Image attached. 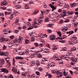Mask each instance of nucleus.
Instances as JSON below:
<instances>
[{
	"label": "nucleus",
	"mask_w": 78,
	"mask_h": 78,
	"mask_svg": "<svg viewBox=\"0 0 78 78\" xmlns=\"http://www.w3.org/2000/svg\"><path fill=\"white\" fill-rule=\"evenodd\" d=\"M58 41L60 42H62V43H65V42H65V41L64 40H62V41L59 40Z\"/></svg>",
	"instance_id": "44"
},
{
	"label": "nucleus",
	"mask_w": 78,
	"mask_h": 78,
	"mask_svg": "<svg viewBox=\"0 0 78 78\" xmlns=\"http://www.w3.org/2000/svg\"><path fill=\"white\" fill-rule=\"evenodd\" d=\"M53 15L54 17H59V14L56 12H54V13L53 14Z\"/></svg>",
	"instance_id": "10"
},
{
	"label": "nucleus",
	"mask_w": 78,
	"mask_h": 78,
	"mask_svg": "<svg viewBox=\"0 0 78 78\" xmlns=\"http://www.w3.org/2000/svg\"><path fill=\"white\" fill-rule=\"evenodd\" d=\"M28 53H29V50H27V51H26L23 52V53L21 54V55H27V54H28Z\"/></svg>",
	"instance_id": "9"
},
{
	"label": "nucleus",
	"mask_w": 78,
	"mask_h": 78,
	"mask_svg": "<svg viewBox=\"0 0 78 78\" xmlns=\"http://www.w3.org/2000/svg\"><path fill=\"white\" fill-rule=\"evenodd\" d=\"M2 72H5V70H6V68H2L1 69Z\"/></svg>",
	"instance_id": "30"
},
{
	"label": "nucleus",
	"mask_w": 78,
	"mask_h": 78,
	"mask_svg": "<svg viewBox=\"0 0 78 78\" xmlns=\"http://www.w3.org/2000/svg\"><path fill=\"white\" fill-rule=\"evenodd\" d=\"M43 60H44V61L45 62V61H47V58H43Z\"/></svg>",
	"instance_id": "60"
},
{
	"label": "nucleus",
	"mask_w": 78,
	"mask_h": 78,
	"mask_svg": "<svg viewBox=\"0 0 78 78\" xmlns=\"http://www.w3.org/2000/svg\"><path fill=\"white\" fill-rule=\"evenodd\" d=\"M41 14L40 15V17L39 18L40 19H41L42 18H43V12L41 11Z\"/></svg>",
	"instance_id": "21"
},
{
	"label": "nucleus",
	"mask_w": 78,
	"mask_h": 78,
	"mask_svg": "<svg viewBox=\"0 0 78 78\" xmlns=\"http://www.w3.org/2000/svg\"><path fill=\"white\" fill-rule=\"evenodd\" d=\"M67 13L68 14H70V15H72L73 14V12H69V11L67 12Z\"/></svg>",
	"instance_id": "35"
},
{
	"label": "nucleus",
	"mask_w": 78,
	"mask_h": 78,
	"mask_svg": "<svg viewBox=\"0 0 78 78\" xmlns=\"http://www.w3.org/2000/svg\"><path fill=\"white\" fill-rule=\"evenodd\" d=\"M9 39L4 37H1V38H0V42H4V43L6 42H9Z\"/></svg>",
	"instance_id": "2"
},
{
	"label": "nucleus",
	"mask_w": 78,
	"mask_h": 78,
	"mask_svg": "<svg viewBox=\"0 0 78 78\" xmlns=\"http://www.w3.org/2000/svg\"><path fill=\"white\" fill-rule=\"evenodd\" d=\"M49 6L50 7H51V8L52 9L51 11H53L55 10V9H56V7L52 5L51 4H50Z\"/></svg>",
	"instance_id": "7"
},
{
	"label": "nucleus",
	"mask_w": 78,
	"mask_h": 78,
	"mask_svg": "<svg viewBox=\"0 0 78 78\" xmlns=\"http://www.w3.org/2000/svg\"><path fill=\"white\" fill-rule=\"evenodd\" d=\"M7 63L9 66H11V63L9 62H7Z\"/></svg>",
	"instance_id": "64"
},
{
	"label": "nucleus",
	"mask_w": 78,
	"mask_h": 78,
	"mask_svg": "<svg viewBox=\"0 0 78 78\" xmlns=\"http://www.w3.org/2000/svg\"><path fill=\"white\" fill-rule=\"evenodd\" d=\"M28 6H29L27 5H25V9H29V8L28 7Z\"/></svg>",
	"instance_id": "50"
},
{
	"label": "nucleus",
	"mask_w": 78,
	"mask_h": 78,
	"mask_svg": "<svg viewBox=\"0 0 78 78\" xmlns=\"http://www.w3.org/2000/svg\"><path fill=\"white\" fill-rule=\"evenodd\" d=\"M46 50V51H44V53H48V52H49V49H46L45 48L44 49V50Z\"/></svg>",
	"instance_id": "29"
},
{
	"label": "nucleus",
	"mask_w": 78,
	"mask_h": 78,
	"mask_svg": "<svg viewBox=\"0 0 78 78\" xmlns=\"http://www.w3.org/2000/svg\"><path fill=\"white\" fill-rule=\"evenodd\" d=\"M62 14H63V17H65L67 16V13L66 12V10H63L62 11Z\"/></svg>",
	"instance_id": "8"
},
{
	"label": "nucleus",
	"mask_w": 78,
	"mask_h": 78,
	"mask_svg": "<svg viewBox=\"0 0 78 78\" xmlns=\"http://www.w3.org/2000/svg\"><path fill=\"white\" fill-rule=\"evenodd\" d=\"M64 76H67V74H66V72L64 71Z\"/></svg>",
	"instance_id": "58"
},
{
	"label": "nucleus",
	"mask_w": 78,
	"mask_h": 78,
	"mask_svg": "<svg viewBox=\"0 0 78 78\" xmlns=\"http://www.w3.org/2000/svg\"><path fill=\"white\" fill-rule=\"evenodd\" d=\"M9 77V78H14V77H13V76H12V75H9V76H8Z\"/></svg>",
	"instance_id": "57"
},
{
	"label": "nucleus",
	"mask_w": 78,
	"mask_h": 78,
	"mask_svg": "<svg viewBox=\"0 0 78 78\" xmlns=\"http://www.w3.org/2000/svg\"><path fill=\"white\" fill-rule=\"evenodd\" d=\"M48 12H49V10H48V9H47V10H46L45 11V12L46 14H48Z\"/></svg>",
	"instance_id": "39"
},
{
	"label": "nucleus",
	"mask_w": 78,
	"mask_h": 78,
	"mask_svg": "<svg viewBox=\"0 0 78 78\" xmlns=\"http://www.w3.org/2000/svg\"><path fill=\"white\" fill-rule=\"evenodd\" d=\"M0 16H2V17H3L4 16V14L3 13H0Z\"/></svg>",
	"instance_id": "53"
},
{
	"label": "nucleus",
	"mask_w": 78,
	"mask_h": 78,
	"mask_svg": "<svg viewBox=\"0 0 78 78\" xmlns=\"http://www.w3.org/2000/svg\"><path fill=\"white\" fill-rule=\"evenodd\" d=\"M9 38L10 39H14V35H12L9 37Z\"/></svg>",
	"instance_id": "54"
},
{
	"label": "nucleus",
	"mask_w": 78,
	"mask_h": 78,
	"mask_svg": "<svg viewBox=\"0 0 78 78\" xmlns=\"http://www.w3.org/2000/svg\"><path fill=\"white\" fill-rule=\"evenodd\" d=\"M38 21L39 23H41L42 22V20H41V18H38Z\"/></svg>",
	"instance_id": "17"
},
{
	"label": "nucleus",
	"mask_w": 78,
	"mask_h": 78,
	"mask_svg": "<svg viewBox=\"0 0 78 78\" xmlns=\"http://www.w3.org/2000/svg\"><path fill=\"white\" fill-rule=\"evenodd\" d=\"M34 54H35L36 55H37V58H41L42 57V55H41L37 54H37H36L35 53H34Z\"/></svg>",
	"instance_id": "14"
},
{
	"label": "nucleus",
	"mask_w": 78,
	"mask_h": 78,
	"mask_svg": "<svg viewBox=\"0 0 78 78\" xmlns=\"http://www.w3.org/2000/svg\"><path fill=\"white\" fill-rule=\"evenodd\" d=\"M69 34H72L73 33H74V32L73 30H71V31H69Z\"/></svg>",
	"instance_id": "48"
},
{
	"label": "nucleus",
	"mask_w": 78,
	"mask_h": 78,
	"mask_svg": "<svg viewBox=\"0 0 78 78\" xmlns=\"http://www.w3.org/2000/svg\"><path fill=\"white\" fill-rule=\"evenodd\" d=\"M64 22L65 23L69 22V19H66Z\"/></svg>",
	"instance_id": "41"
},
{
	"label": "nucleus",
	"mask_w": 78,
	"mask_h": 78,
	"mask_svg": "<svg viewBox=\"0 0 78 78\" xmlns=\"http://www.w3.org/2000/svg\"><path fill=\"white\" fill-rule=\"evenodd\" d=\"M37 62L36 63V65L37 66H40V62H39V61L38 60L37 61Z\"/></svg>",
	"instance_id": "25"
},
{
	"label": "nucleus",
	"mask_w": 78,
	"mask_h": 78,
	"mask_svg": "<svg viewBox=\"0 0 78 78\" xmlns=\"http://www.w3.org/2000/svg\"><path fill=\"white\" fill-rule=\"evenodd\" d=\"M25 28H27V26L25 24H24L23 25V29H25Z\"/></svg>",
	"instance_id": "36"
},
{
	"label": "nucleus",
	"mask_w": 78,
	"mask_h": 78,
	"mask_svg": "<svg viewBox=\"0 0 78 78\" xmlns=\"http://www.w3.org/2000/svg\"><path fill=\"white\" fill-rule=\"evenodd\" d=\"M49 37H50V38L49 39L51 41H53L54 39H55L56 37H55V35L53 34L51 35Z\"/></svg>",
	"instance_id": "4"
},
{
	"label": "nucleus",
	"mask_w": 78,
	"mask_h": 78,
	"mask_svg": "<svg viewBox=\"0 0 78 78\" xmlns=\"http://www.w3.org/2000/svg\"><path fill=\"white\" fill-rule=\"evenodd\" d=\"M42 51V49L41 48H40L38 51H35V54H37V53H40V52H41Z\"/></svg>",
	"instance_id": "12"
},
{
	"label": "nucleus",
	"mask_w": 78,
	"mask_h": 78,
	"mask_svg": "<svg viewBox=\"0 0 78 78\" xmlns=\"http://www.w3.org/2000/svg\"><path fill=\"white\" fill-rule=\"evenodd\" d=\"M5 15H7V14H10V12H5Z\"/></svg>",
	"instance_id": "43"
},
{
	"label": "nucleus",
	"mask_w": 78,
	"mask_h": 78,
	"mask_svg": "<svg viewBox=\"0 0 78 78\" xmlns=\"http://www.w3.org/2000/svg\"><path fill=\"white\" fill-rule=\"evenodd\" d=\"M21 39H22V37L21 36H20L19 37V38L18 40H17V39L16 38L13 41L15 44L18 43L19 44H21L22 43V41H21Z\"/></svg>",
	"instance_id": "1"
},
{
	"label": "nucleus",
	"mask_w": 78,
	"mask_h": 78,
	"mask_svg": "<svg viewBox=\"0 0 78 78\" xmlns=\"http://www.w3.org/2000/svg\"><path fill=\"white\" fill-rule=\"evenodd\" d=\"M35 73L37 75H40V73L38 71H36Z\"/></svg>",
	"instance_id": "46"
},
{
	"label": "nucleus",
	"mask_w": 78,
	"mask_h": 78,
	"mask_svg": "<svg viewBox=\"0 0 78 78\" xmlns=\"http://www.w3.org/2000/svg\"><path fill=\"white\" fill-rule=\"evenodd\" d=\"M44 21L45 22H48L49 21V19L48 17H46Z\"/></svg>",
	"instance_id": "18"
},
{
	"label": "nucleus",
	"mask_w": 78,
	"mask_h": 78,
	"mask_svg": "<svg viewBox=\"0 0 78 78\" xmlns=\"http://www.w3.org/2000/svg\"><path fill=\"white\" fill-rule=\"evenodd\" d=\"M43 45H43V44H39V47H42V46H43Z\"/></svg>",
	"instance_id": "55"
},
{
	"label": "nucleus",
	"mask_w": 78,
	"mask_h": 78,
	"mask_svg": "<svg viewBox=\"0 0 78 78\" xmlns=\"http://www.w3.org/2000/svg\"><path fill=\"white\" fill-rule=\"evenodd\" d=\"M34 45H35V47H37L38 46V43H34Z\"/></svg>",
	"instance_id": "59"
},
{
	"label": "nucleus",
	"mask_w": 78,
	"mask_h": 78,
	"mask_svg": "<svg viewBox=\"0 0 78 78\" xmlns=\"http://www.w3.org/2000/svg\"><path fill=\"white\" fill-rule=\"evenodd\" d=\"M60 17H63V13H61L59 16Z\"/></svg>",
	"instance_id": "62"
},
{
	"label": "nucleus",
	"mask_w": 78,
	"mask_h": 78,
	"mask_svg": "<svg viewBox=\"0 0 78 78\" xmlns=\"http://www.w3.org/2000/svg\"><path fill=\"white\" fill-rule=\"evenodd\" d=\"M2 48L3 50H6V48H7V46H5V45H3V46L2 47Z\"/></svg>",
	"instance_id": "34"
},
{
	"label": "nucleus",
	"mask_w": 78,
	"mask_h": 78,
	"mask_svg": "<svg viewBox=\"0 0 78 78\" xmlns=\"http://www.w3.org/2000/svg\"><path fill=\"white\" fill-rule=\"evenodd\" d=\"M71 50L72 51H75V50H76V48L73 47L71 48Z\"/></svg>",
	"instance_id": "19"
},
{
	"label": "nucleus",
	"mask_w": 78,
	"mask_h": 78,
	"mask_svg": "<svg viewBox=\"0 0 78 78\" xmlns=\"http://www.w3.org/2000/svg\"><path fill=\"white\" fill-rule=\"evenodd\" d=\"M38 70H39V71L41 72V71H42V70H43V68H42L41 67H40L39 68Z\"/></svg>",
	"instance_id": "28"
},
{
	"label": "nucleus",
	"mask_w": 78,
	"mask_h": 78,
	"mask_svg": "<svg viewBox=\"0 0 78 78\" xmlns=\"http://www.w3.org/2000/svg\"><path fill=\"white\" fill-rule=\"evenodd\" d=\"M39 37H42V38H43V36H44V35H43V34H41L39 35Z\"/></svg>",
	"instance_id": "51"
},
{
	"label": "nucleus",
	"mask_w": 78,
	"mask_h": 78,
	"mask_svg": "<svg viewBox=\"0 0 78 78\" xmlns=\"http://www.w3.org/2000/svg\"><path fill=\"white\" fill-rule=\"evenodd\" d=\"M18 45H19V44L17 43H15V44H14V46H15V47H17L18 46Z\"/></svg>",
	"instance_id": "61"
},
{
	"label": "nucleus",
	"mask_w": 78,
	"mask_h": 78,
	"mask_svg": "<svg viewBox=\"0 0 78 78\" xmlns=\"http://www.w3.org/2000/svg\"><path fill=\"white\" fill-rule=\"evenodd\" d=\"M27 75V73H23L22 74V75L23 76H26Z\"/></svg>",
	"instance_id": "20"
},
{
	"label": "nucleus",
	"mask_w": 78,
	"mask_h": 78,
	"mask_svg": "<svg viewBox=\"0 0 78 78\" xmlns=\"http://www.w3.org/2000/svg\"><path fill=\"white\" fill-rule=\"evenodd\" d=\"M64 30H65V31H67V30H68V28L67 27H65L64 28Z\"/></svg>",
	"instance_id": "47"
},
{
	"label": "nucleus",
	"mask_w": 78,
	"mask_h": 78,
	"mask_svg": "<svg viewBox=\"0 0 78 78\" xmlns=\"http://www.w3.org/2000/svg\"><path fill=\"white\" fill-rule=\"evenodd\" d=\"M69 58H70V57H65L64 58V59H65L66 60H67V61H68V59H69Z\"/></svg>",
	"instance_id": "45"
},
{
	"label": "nucleus",
	"mask_w": 78,
	"mask_h": 78,
	"mask_svg": "<svg viewBox=\"0 0 78 78\" xmlns=\"http://www.w3.org/2000/svg\"><path fill=\"white\" fill-rule=\"evenodd\" d=\"M9 58L6 57L5 58V60L6 61V62H9Z\"/></svg>",
	"instance_id": "22"
},
{
	"label": "nucleus",
	"mask_w": 78,
	"mask_h": 78,
	"mask_svg": "<svg viewBox=\"0 0 78 78\" xmlns=\"http://www.w3.org/2000/svg\"><path fill=\"white\" fill-rule=\"evenodd\" d=\"M36 62L34 61H32L30 63V65H31L32 66H34L35 65Z\"/></svg>",
	"instance_id": "15"
},
{
	"label": "nucleus",
	"mask_w": 78,
	"mask_h": 78,
	"mask_svg": "<svg viewBox=\"0 0 78 78\" xmlns=\"http://www.w3.org/2000/svg\"><path fill=\"white\" fill-rule=\"evenodd\" d=\"M35 55H36V54H30L29 55V56L30 57L31 56V57L33 58H34V56H35Z\"/></svg>",
	"instance_id": "13"
},
{
	"label": "nucleus",
	"mask_w": 78,
	"mask_h": 78,
	"mask_svg": "<svg viewBox=\"0 0 78 78\" xmlns=\"http://www.w3.org/2000/svg\"><path fill=\"white\" fill-rule=\"evenodd\" d=\"M18 22H19V19H17L16 20L15 23H18Z\"/></svg>",
	"instance_id": "63"
},
{
	"label": "nucleus",
	"mask_w": 78,
	"mask_h": 78,
	"mask_svg": "<svg viewBox=\"0 0 78 78\" xmlns=\"http://www.w3.org/2000/svg\"><path fill=\"white\" fill-rule=\"evenodd\" d=\"M27 24L28 26H31V24H30V22H27Z\"/></svg>",
	"instance_id": "49"
},
{
	"label": "nucleus",
	"mask_w": 78,
	"mask_h": 78,
	"mask_svg": "<svg viewBox=\"0 0 78 78\" xmlns=\"http://www.w3.org/2000/svg\"><path fill=\"white\" fill-rule=\"evenodd\" d=\"M12 70L13 71V72H15V73H16L17 72V69H12Z\"/></svg>",
	"instance_id": "52"
},
{
	"label": "nucleus",
	"mask_w": 78,
	"mask_h": 78,
	"mask_svg": "<svg viewBox=\"0 0 78 78\" xmlns=\"http://www.w3.org/2000/svg\"><path fill=\"white\" fill-rule=\"evenodd\" d=\"M72 61L71 62L70 64H71V65H74L75 62H74V61H75V62H76V61H75L74 59H72Z\"/></svg>",
	"instance_id": "16"
},
{
	"label": "nucleus",
	"mask_w": 78,
	"mask_h": 78,
	"mask_svg": "<svg viewBox=\"0 0 78 78\" xmlns=\"http://www.w3.org/2000/svg\"><path fill=\"white\" fill-rule=\"evenodd\" d=\"M53 64V62L51 63L49 65V66L50 67H53V66H54V65Z\"/></svg>",
	"instance_id": "38"
},
{
	"label": "nucleus",
	"mask_w": 78,
	"mask_h": 78,
	"mask_svg": "<svg viewBox=\"0 0 78 78\" xmlns=\"http://www.w3.org/2000/svg\"><path fill=\"white\" fill-rule=\"evenodd\" d=\"M39 25V23H37V22L35 21L34 22L33 25H34V26H37V25Z\"/></svg>",
	"instance_id": "24"
},
{
	"label": "nucleus",
	"mask_w": 78,
	"mask_h": 78,
	"mask_svg": "<svg viewBox=\"0 0 78 78\" xmlns=\"http://www.w3.org/2000/svg\"><path fill=\"white\" fill-rule=\"evenodd\" d=\"M37 13H38V11H35L33 13V15H34V14H36Z\"/></svg>",
	"instance_id": "33"
},
{
	"label": "nucleus",
	"mask_w": 78,
	"mask_h": 78,
	"mask_svg": "<svg viewBox=\"0 0 78 78\" xmlns=\"http://www.w3.org/2000/svg\"><path fill=\"white\" fill-rule=\"evenodd\" d=\"M30 78H35V76L34 74H32L30 76Z\"/></svg>",
	"instance_id": "37"
},
{
	"label": "nucleus",
	"mask_w": 78,
	"mask_h": 78,
	"mask_svg": "<svg viewBox=\"0 0 78 78\" xmlns=\"http://www.w3.org/2000/svg\"><path fill=\"white\" fill-rule=\"evenodd\" d=\"M0 56H8L9 55V53L8 52H3L0 53Z\"/></svg>",
	"instance_id": "3"
},
{
	"label": "nucleus",
	"mask_w": 78,
	"mask_h": 78,
	"mask_svg": "<svg viewBox=\"0 0 78 78\" xmlns=\"http://www.w3.org/2000/svg\"><path fill=\"white\" fill-rule=\"evenodd\" d=\"M52 72V73H56V74H58V75H59L60 73H62L59 72V71H56L55 70H52L51 71Z\"/></svg>",
	"instance_id": "5"
},
{
	"label": "nucleus",
	"mask_w": 78,
	"mask_h": 78,
	"mask_svg": "<svg viewBox=\"0 0 78 78\" xmlns=\"http://www.w3.org/2000/svg\"><path fill=\"white\" fill-rule=\"evenodd\" d=\"M16 59H23V57H16Z\"/></svg>",
	"instance_id": "27"
},
{
	"label": "nucleus",
	"mask_w": 78,
	"mask_h": 78,
	"mask_svg": "<svg viewBox=\"0 0 78 78\" xmlns=\"http://www.w3.org/2000/svg\"><path fill=\"white\" fill-rule=\"evenodd\" d=\"M35 51V48H34V47H32L30 49V51H31V52H33V51Z\"/></svg>",
	"instance_id": "23"
},
{
	"label": "nucleus",
	"mask_w": 78,
	"mask_h": 78,
	"mask_svg": "<svg viewBox=\"0 0 78 78\" xmlns=\"http://www.w3.org/2000/svg\"><path fill=\"white\" fill-rule=\"evenodd\" d=\"M69 44H70V45H71V44H72V45H73V44L72 42L71 41H69Z\"/></svg>",
	"instance_id": "56"
},
{
	"label": "nucleus",
	"mask_w": 78,
	"mask_h": 78,
	"mask_svg": "<svg viewBox=\"0 0 78 78\" xmlns=\"http://www.w3.org/2000/svg\"><path fill=\"white\" fill-rule=\"evenodd\" d=\"M67 48L66 47H64L62 48V51H66Z\"/></svg>",
	"instance_id": "31"
},
{
	"label": "nucleus",
	"mask_w": 78,
	"mask_h": 78,
	"mask_svg": "<svg viewBox=\"0 0 78 78\" xmlns=\"http://www.w3.org/2000/svg\"><path fill=\"white\" fill-rule=\"evenodd\" d=\"M1 62L0 63V67H2L3 65L5 64V60L3 59H1L0 60Z\"/></svg>",
	"instance_id": "6"
},
{
	"label": "nucleus",
	"mask_w": 78,
	"mask_h": 78,
	"mask_svg": "<svg viewBox=\"0 0 78 78\" xmlns=\"http://www.w3.org/2000/svg\"><path fill=\"white\" fill-rule=\"evenodd\" d=\"M53 24H49V27H50L51 28H53Z\"/></svg>",
	"instance_id": "42"
},
{
	"label": "nucleus",
	"mask_w": 78,
	"mask_h": 78,
	"mask_svg": "<svg viewBox=\"0 0 78 78\" xmlns=\"http://www.w3.org/2000/svg\"><path fill=\"white\" fill-rule=\"evenodd\" d=\"M57 34L59 35L60 37H61V33L60 32H57Z\"/></svg>",
	"instance_id": "40"
},
{
	"label": "nucleus",
	"mask_w": 78,
	"mask_h": 78,
	"mask_svg": "<svg viewBox=\"0 0 78 78\" xmlns=\"http://www.w3.org/2000/svg\"><path fill=\"white\" fill-rule=\"evenodd\" d=\"M41 63L42 64H45V62L44 61V60H41Z\"/></svg>",
	"instance_id": "32"
},
{
	"label": "nucleus",
	"mask_w": 78,
	"mask_h": 78,
	"mask_svg": "<svg viewBox=\"0 0 78 78\" xmlns=\"http://www.w3.org/2000/svg\"><path fill=\"white\" fill-rule=\"evenodd\" d=\"M76 5V3H73V4H71V6H72V7H74V6H75Z\"/></svg>",
	"instance_id": "26"
},
{
	"label": "nucleus",
	"mask_w": 78,
	"mask_h": 78,
	"mask_svg": "<svg viewBox=\"0 0 78 78\" xmlns=\"http://www.w3.org/2000/svg\"><path fill=\"white\" fill-rule=\"evenodd\" d=\"M7 5V2L5 1L2 2L1 3L2 6H4V5Z\"/></svg>",
	"instance_id": "11"
}]
</instances>
